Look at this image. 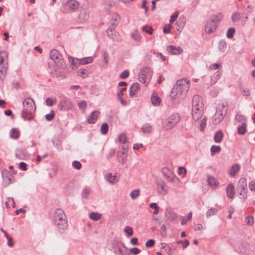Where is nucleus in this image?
<instances>
[{"label":"nucleus","mask_w":255,"mask_h":255,"mask_svg":"<svg viewBox=\"0 0 255 255\" xmlns=\"http://www.w3.org/2000/svg\"><path fill=\"white\" fill-rule=\"evenodd\" d=\"M161 172L169 181L173 182L174 180L176 178L175 175L167 167H163L161 170Z\"/></svg>","instance_id":"ddd939ff"},{"label":"nucleus","mask_w":255,"mask_h":255,"mask_svg":"<svg viewBox=\"0 0 255 255\" xmlns=\"http://www.w3.org/2000/svg\"><path fill=\"white\" fill-rule=\"evenodd\" d=\"M156 183L159 194L164 195H167L168 194V187L163 179L161 178H157L156 180Z\"/></svg>","instance_id":"9b49d317"},{"label":"nucleus","mask_w":255,"mask_h":255,"mask_svg":"<svg viewBox=\"0 0 255 255\" xmlns=\"http://www.w3.org/2000/svg\"><path fill=\"white\" fill-rule=\"evenodd\" d=\"M131 37L136 41H139L141 39L140 34L136 31H134L131 34Z\"/></svg>","instance_id":"603ef678"},{"label":"nucleus","mask_w":255,"mask_h":255,"mask_svg":"<svg viewBox=\"0 0 255 255\" xmlns=\"http://www.w3.org/2000/svg\"><path fill=\"white\" fill-rule=\"evenodd\" d=\"M190 86V81L187 79L178 80L176 85L171 90L170 94L171 98L176 99L177 98L179 99L183 98L188 91Z\"/></svg>","instance_id":"f257e3e1"},{"label":"nucleus","mask_w":255,"mask_h":255,"mask_svg":"<svg viewBox=\"0 0 255 255\" xmlns=\"http://www.w3.org/2000/svg\"><path fill=\"white\" fill-rule=\"evenodd\" d=\"M186 23V19L185 17H180L175 23L176 29L177 31L181 32Z\"/></svg>","instance_id":"b1692460"},{"label":"nucleus","mask_w":255,"mask_h":255,"mask_svg":"<svg viewBox=\"0 0 255 255\" xmlns=\"http://www.w3.org/2000/svg\"><path fill=\"white\" fill-rule=\"evenodd\" d=\"M63 136L62 134L56 135L52 139V142L54 146L59 151L63 149Z\"/></svg>","instance_id":"f8f14e48"},{"label":"nucleus","mask_w":255,"mask_h":255,"mask_svg":"<svg viewBox=\"0 0 255 255\" xmlns=\"http://www.w3.org/2000/svg\"><path fill=\"white\" fill-rule=\"evenodd\" d=\"M227 196L229 198H233L235 194V187L234 185L230 183L227 185L226 188Z\"/></svg>","instance_id":"4be33fe9"},{"label":"nucleus","mask_w":255,"mask_h":255,"mask_svg":"<svg viewBox=\"0 0 255 255\" xmlns=\"http://www.w3.org/2000/svg\"><path fill=\"white\" fill-rule=\"evenodd\" d=\"M66 6L69 9L75 11L79 8V3L75 0H68Z\"/></svg>","instance_id":"a211bd4d"},{"label":"nucleus","mask_w":255,"mask_h":255,"mask_svg":"<svg viewBox=\"0 0 255 255\" xmlns=\"http://www.w3.org/2000/svg\"><path fill=\"white\" fill-rule=\"evenodd\" d=\"M241 18V14L238 11L234 12L232 15V21L233 22H236Z\"/></svg>","instance_id":"a18cd8bd"},{"label":"nucleus","mask_w":255,"mask_h":255,"mask_svg":"<svg viewBox=\"0 0 255 255\" xmlns=\"http://www.w3.org/2000/svg\"><path fill=\"white\" fill-rule=\"evenodd\" d=\"M100 112L98 111L93 112L88 117L87 122L90 124H93L96 123Z\"/></svg>","instance_id":"dca6fc26"},{"label":"nucleus","mask_w":255,"mask_h":255,"mask_svg":"<svg viewBox=\"0 0 255 255\" xmlns=\"http://www.w3.org/2000/svg\"><path fill=\"white\" fill-rule=\"evenodd\" d=\"M152 75V71L149 67H143L138 74L139 81L146 86L150 82Z\"/></svg>","instance_id":"39448f33"},{"label":"nucleus","mask_w":255,"mask_h":255,"mask_svg":"<svg viewBox=\"0 0 255 255\" xmlns=\"http://www.w3.org/2000/svg\"><path fill=\"white\" fill-rule=\"evenodd\" d=\"M118 140L119 142L123 144L126 143L127 142V139L126 134L124 133L120 134L118 136Z\"/></svg>","instance_id":"de8ad7c7"},{"label":"nucleus","mask_w":255,"mask_h":255,"mask_svg":"<svg viewBox=\"0 0 255 255\" xmlns=\"http://www.w3.org/2000/svg\"><path fill=\"white\" fill-rule=\"evenodd\" d=\"M223 138V133L221 130H219L214 135V141L216 143H220Z\"/></svg>","instance_id":"2f4dec72"},{"label":"nucleus","mask_w":255,"mask_h":255,"mask_svg":"<svg viewBox=\"0 0 255 255\" xmlns=\"http://www.w3.org/2000/svg\"><path fill=\"white\" fill-rule=\"evenodd\" d=\"M208 182L209 185L211 186H217L219 184V182L217 180L212 176H210L208 177Z\"/></svg>","instance_id":"e433bc0d"},{"label":"nucleus","mask_w":255,"mask_h":255,"mask_svg":"<svg viewBox=\"0 0 255 255\" xmlns=\"http://www.w3.org/2000/svg\"><path fill=\"white\" fill-rule=\"evenodd\" d=\"M240 166L239 164H233L230 169L229 174L231 177H234L240 171Z\"/></svg>","instance_id":"bb28decb"},{"label":"nucleus","mask_w":255,"mask_h":255,"mask_svg":"<svg viewBox=\"0 0 255 255\" xmlns=\"http://www.w3.org/2000/svg\"><path fill=\"white\" fill-rule=\"evenodd\" d=\"M152 104L155 106H159L161 102L160 98H159L156 94H153L151 97Z\"/></svg>","instance_id":"7c9ffc66"},{"label":"nucleus","mask_w":255,"mask_h":255,"mask_svg":"<svg viewBox=\"0 0 255 255\" xmlns=\"http://www.w3.org/2000/svg\"><path fill=\"white\" fill-rule=\"evenodd\" d=\"M165 216L167 219L171 221H175L177 218V215L175 213L171 210H167L165 212Z\"/></svg>","instance_id":"cd10ccee"},{"label":"nucleus","mask_w":255,"mask_h":255,"mask_svg":"<svg viewBox=\"0 0 255 255\" xmlns=\"http://www.w3.org/2000/svg\"><path fill=\"white\" fill-rule=\"evenodd\" d=\"M221 150V147L217 145H212L211 148V152L212 155H214L216 153H218Z\"/></svg>","instance_id":"8fccbe9b"},{"label":"nucleus","mask_w":255,"mask_h":255,"mask_svg":"<svg viewBox=\"0 0 255 255\" xmlns=\"http://www.w3.org/2000/svg\"><path fill=\"white\" fill-rule=\"evenodd\" d=\"M124 231L127 233L128 236H130L133 234V230L131 227L126 226L125 228Z\"/></svg>","instance_id":"e2e57ef3"},{"label":"nucleus","mask_w":255,"mask_h":255,"mask_svg":"<svg viewBox=\"0 0 255 255\" xmlns=\"http://www.w3.org/2000/svg\"><path fill=\"white\" fill-rule=\"evenodd\" d=\"M245 222L248 225L252 226L254 223V218L251 216H248L245 218Z\"/></svg>","instance_id":"bf43d9fd"},{"label":"nucleus","mask_w":255,"mask_h":255,"mask_svg":"<svg viewBox=\"0 0 255 255\" xmlns=\"http://www.w3.org/2000/svg\"><path fill=\"white\" fill-rule=\"evenodd\" d=\"M122 243H120L117 240H112L111 241V245L114 250L115 251L118 250L119 248H120L121 246V244Z\"/></svg>","instance_id":"37998d69"},{"label":"nucleus","mask_w":255,"mask_h":255,"mask_svg":"<svg viewBox=\"0 0 255 255\" xmlns=\"http://www.w3.org/2000/svg\"><path fill=\"white\" fill-rule=\"evenodd\" d=\"M227 43L224 40H221L219 43V49L221 52H224L227 48Z\"/></svg>","instance_id":"ea45409f"},{"label":"nucleus","mask_w":255,"mask_h":255,"mask_svg":"<svg viewBox=\"0 0 255 255\" xmlns=\"http://www.w3.org/2000/svg\"><path fill=\"white\" fill-rule=\"evenodd\" d=\"M15 156L19 159H23L25 157V153L22 149H18L16 150Z\"/></svg>","instance_id":"58836bf2"},{"label":"nucleus","mask_w":255,"mask_h":255,"mask_svg":"<svg viewBox=\"0 0 255 255\" xmlns=\"http://www.w3.org/2000/svg\"><path fill=\"white\" fill-rule=\"evenodd\" d=\"M101 132L102 134H106L109 130V126L106 123H103L101 127Z\"/></svg>","instance_id":"c03bdc74"},{"label":"nucleus","mask_w":255,"mask_h":255,"mask_svg":"<svg viewBox=\"0 0 255 255\" xmlns=\"http://www.w3.org/2000/svg\"><path fill=\"white\" fill-rule=\"evenodd\" d=\"M246 124H241L238 127V133L240 135H244L247 132Z\"/></svg>","instance_id":"4c0bfd02"},{"label":"nucleus","mask_w":255,"mask_h":255,"mask_svg":"<svg viewBox=\"0 0 255 255\" xmlns=\"http://www.w3.org/2000/svg\"><path fill=\"white\" fill-rule=\"evenodd\" d=\"M8 63L6 62L4 66H0V81L3 82L7 74Z\"/></svg>","instance_id":"aec40b11"},{"label":"nucleus","mask_w":255,"mask_h":255,"mask_svg":"<svg viewBox=\"0 0 255 255\" xmlns=\"http://www.w3.org/2000/svg\"><path fill=\"white\" fill-rule=\"evenodd\" d=\"M171 28V25L170 24H166L163 28V32L165 34L169 33L170 32Z\"/></svg>","instance_id":"774afa93"},{"label":"nucleus","mask_w":255,"mask_h":255,"mask_svg":"<svg viewBox=\"0 0 255 255\" xmlns=\"http://www.w3.org/2000/svg\"><path fill=\"white\" fill-rule=\"evenodd\" d=\"M167 51L173 55H178L183 52V49L180 46H175L174 45L168 46L166 48Z\"/></svg>","instance_id":"2eb2a0df"},{"label":"nucleus","mask_w":255,"mask_h":255,"mask_svg":"<svg viewBox=\"0 0 255 255\" xmlns=\"http://www.w3.org/2000/svg\"><path fill=\"white\" fill-rule=\"evenodd\" d=\"M239 250L240 253L246 254L248 252L247 245L243 243L240 244L239 247Z\"/></svg>","instance_id":"09e8293b"},{"label":"nucleus","mask_w":255,"mask_h":255,"mask_svg":"<svg viewBox=\"0 0 255 255\" xmlns=\"http://www.w3.org/2000/svg\"><path fill=\"white\" fill-rule=\"evenodd\" d=\"M121 247L119 248L118 252L119 255H130L128 249L125 246L123 243L121 244Z\"/></svg>","instance_id":"c756f323"},{"label":"nucleus","mask_w":255,"mask_h":255,"mask_svg":"<svg viewBox=\"0 0 255 255\" xmlns=\"http://www.w3.org/2000/svg\"><path fill=\"white\" fill-rule=\"evenodd\" d=\"M152 127L148 125L145 124L141 128V130L144 133H149L152 129Z\"/></svg>","instance_id":"3c124183"},{"label":"nucleus","mask_w":255,"mask_h":255,"mask_svg":"<svg viewBox=\"0 0 255 255\" xmlns=\"http://www.w3.org/2000/svg\"><path fill=\"white\" fill-rule=\"evenodd\" d=\"M107 33L109 36L114 41L119 42L122 40L119 33L113 28H109L107 30Z\"/></svg>","instance_id":"4468645a"},{"label":"nucleus","mask_w":255,"mask_h":255,"mask_svg":"<svg viewBox=\"0 0 255 255\" xmlns=\"http://www.w3.org/2000/svg\"><path fill=\"white\" fill-rule=\"evenodd\" d=\"M203 102L199 95L193 96L192 101V116L195 121H198L203 114Z\"/></svg>","instance_id":"7ed1b4c3"},{"label":"nucleus","mask_w":255,"mask_h":255,"mask_svg":"<svg viewBox=\"0 0 255 255\" xmlns=\"http://www.w3.org/2000/svg\"><path fill=\"white\" fill-rule=\"evenodd\" d=\"M77 75L82 78H86L89 76V73L87 70L80 69L77 71Z\"/></svg>","instance_id":"c9c22d12"},{"label":"nucleus","mask_w":255,"mask_h":255,"mask_svg":"<svg viewBox=\"0 0 255 255\" xmlns=\"http://www.w3.org/2000/svg\"><path fill=\"white\" fill-rule=\"evenodd\" d=\"M23 110L21 118L25 121H30L35 117L36 106L34 100L30 98H25L23 102Z\"/></svg>","instance_id":"f03ea898"},{"label":"nucleus","mask_w":255,"mask_h":255,"mask_svg":"<svg viewBox=\"0 0 255 255\" xmlns=\"http://www.w3.org/2000/svg\"><path fill=\"white\" fill-rule=\"evenodd\" d=\"M221 67V64L219 63H215V64H211V65H210L208 67V69L210 70H216V69H217L218 68H219Z\"/></svg>","instance_id":"680f3d73"},{"label":"nucleus","mask_w":255,"mask_h":255,"mask_svg":"<svg viewBox=\"0 0 255 255\" xmlns=\"http://www.w3.org/2000/svg\"><path fill=\"white\" fill-rule=\"evenodd\" d=\"M181 120L179 114H174L169 117L165 122L163 125V128L165 130H168L176 127L179 123Z\"/></svg>","instance_id":"423d86ee"},{"label":"nucleus","mask_w":255,"mask_h":255,"mask_svg":"<svg viewBox=\"0 0 255 255\" xmlns=\"http://www.w3.org/2000/svg\"><path fill=\"white\" fill-rule=\"evenodd\" d=\"M228 107L227 105L224 104H219L217 107V111L213 118V122L214 124H218L220 123L224 118L227 114Z\"/></svg>","instance_id":"20e7f679"},{"label":"nucleus","mask_w":255,"mask_h":255,"mask_svg":"<svg viewBox=\"0 0 255 255\" xmlns=\"http://www.w3.org/2000/svg\"><path fill=\"white\" fill-rule=\"evenodd\" d=\"M176 243L178 245L181 244L183 249H185L189 245V242L187 239H185L184 241H177Z\"/></svg>","instance_id":"864d4df0"},{"label":"nucleus","mask_w":255,"mask_h":255,"mask_svg":"<svg viewBox=\"0 0 255 255\" xmlns=\"http://www.w3.org/2000/svg\"><path fill=\"white\" fill-rule=\"evenodd\" d=\"M116 3L114 1L106 0L103 3L104 9L107 12L110 13L112 8L115 6Z\"/></svg>","instance_id":"f3484780"},{"label":"nucleus","mask_w":255,"mask_h":255,"mask_svg":"<svg viewBox=\"0 0 255 255\" xmlns=\"http://www.w3.org/2000/svg\"><path fill=\"white\" fill-rule=\"evenodd\" d=\"M218 210L217 209L214 208H211L209 209L206 212V215L207 218H209L211 216L215 215L217 213Z\"/></svg>","instance_id":"79ce46f5"},{"label":"nucleus","mask_w":255,"mask_h":255,"mask_svg":"<svg viewBox=\"0 0 255 255\" xmlns=\"http://www.w3.org/2000/svg\"><path fill=\"white\" fill-rule=\"evenodd\" d=\"M218 26L214 23H212V20H210L207 22L205 26V32L208 34L212 33L215 31Z\"/></svg>","instance_id":"412c9836"},{"label":"nucleus","mask_w":255,"mask_h":255,"mask_svg":"<svg viewBox=\"0 0 255 255\" xmlns=\"http://www.w3.org/2000/svg\"><path fill=\"white\" fill-rule=\"evenodd\" d=\"M20 136V132L18 129L13 128L10 130V137L15 139L19 138Z\"/></svg>","instance_id":"473e14b6"},{"label":"nucleus","mask_w":255,"mask_h":255,"mask_svg":"<svg viewBox=\"0 0 255 255\" xmlns=\"http://www.w3.org/2000/svg\"><path fill=\"white\" fill-rule=\"evenodd\" d=\"M78 106L80 109L85 110L87 107V103L85 101H82L78 103Z\"/></svg>","instance_id":"69168bd1"},{"label":"nucleus","mask_w":255,"mask_h":255,"mask_svg":"<svg viewBox=\"0 0 255 255\" xmlns=\"http://www.w3.org/2000/svg\"><path fill=\"white\" fill-rule=\"evenodd\" d=\"M142 29L143 31H145L146 33H148L150 35L152 34L153 28L151 26H148L147 25H145L142 27Z\"/></svg>","instance_id":"13d9d810"},{"label":"nucleus","mask_w":255,"mask_h":255,"mask_svg":"<svg viewBox=\"0 0 255 255\" xmlns=\"http://www.w3.org/2000/svg\"><path fill=\"white\" fill-rule=\"evenodd\" d=\"M90 192H91L90 188L86 187L83 189L82 192V195L85 198H87Z\"/></svg>","instance_id":"4d7b16f0"},{"label":"nucleus","mask_w":255,"mask_h":255,"mask_svg":"<svg viewBox=\"0 0 255 255\" xmlns=\"http://www.w3.org/2000/svg\"><path fill=\"white\" fill-rule=\"evenodd\" d=\"M236 120L239 122L241 123V124H246L247 123V120L245 116H242L241 115H237L236 117Z\"/></svg>","instance_id":"49530a36"},{"label":"nucleus","mask_w":255,"mask_h":255,"mask_svg":"<svg viewBox=\"0 0 255 255\" xmlns=\"http://www.w3.org/2000/svg\"><path fill=\"white\" fill-rule=\"evenodd\" d=\"M50 57L54 61L57 67L59 68L62 67L64 59L62 58V55L60 54L58 50L56 49L51 50Z\"/></svg>","instance_id":"1a4fd4ad"},{"label":"nucleus","mask_w":255,"mask_h":255,"mask_svg":"<svg viewBox=\"0 0 255 255\" xmlns=\"http://www.w3.org/2000/svg\"><path fill=\"white\" fill-rule=\"evenodd\" d=\"M1 175L5 186H8L16 181L14 177L12 175L11 172L7 169H4L1 171Z\"/></svg>","instance_id":"9d476101"},{"label":"nucleus","mask_w":255,"mask_h":255,"mask_svg":"<svg viewBox=\"0 0 255 255\" xmlns=\"http://www.w3.org/2000/svg\"><path fill=\"white\" fill-rule=\"evenodd\" d=\"M237 189L240 195L242 196V198L245 200L247 197V193L248 191L247 180L245 178L243 177L240 179L238 181Z\"/></svg>","instance_id":"6e6552de"},{"label":"nucleus","mask_w":255,"mask_h":255,"mask_svg":"<svg viewBox=\"0 0 255 255\" xmlns=\"http://www.w3.org/2000/svg\"><path fill=\"white\" fill-rule=\"evenodd\" d=\"M161 248L162 249H164L166 252L170 255H176V250L171 249L169 246L166 243H161Z\"/></svg>","instance_id":"a878e982"},{"label":"nucleus","mask_w":255,"mask_h":255,"mask_svg":"<svg viewBox=\"0 0 255 255\" xmlns=\"http://www.w3.org/2000/svg\"><path fill=\"white\" fill-rule=\"evenodd\" d=\"M93 61L92 57H87L79 59L80 65H86L87 64L91 63Z\"/></svg>","instance_id":"f704fd0d"},{"label":"nucleus","mask_w":255,"mask_h":255,"mask_svg":"<svg viewBox=\"0 0 255 255\" xmlns=\"http://www.w3.org/2000/svg\"><path fill=\"white\" fill-rule=\"evenodd\" d=\"M222 75V72L220 71H217L211 77L210 85L212 86L215 84L218 80L221 78Z\"/></svg>","instance_id":"c85d7f7f"},{"label":"nucleus","mask_w":255,"mask_h":255,"mask_svg":"<svg viewBox=\"0 0 255 255\" xmlns=\"http://www.w3.org/2000/svg\"><path fill=\"white\" fill-rule=\"evenodd\" d=\"M107 179L109 182L112 183H117L119 181V178L116 175H113L111 173L107 174Z\"/></svg>","instance_id":"72a5a7b5"},{"label":"nucleus","mask_w":255,"mask_h":255,"mask_svg":"<svg viewBox=\"0 0 255 255\" xmlns=\"http://www.w3.org/2000/svg\"><path fill=\"white\" fill-rule=\"evenodd\" d=\"M223 16L224 15L222 12H219L216 14L212 15L211 17L212 23L217 25V26H218L220 22L222 20Z\"/></svg>","instance_id":"6ab92c4d"},{"label":"nucleus","mask_w":255,"mask_h":255,"mask_svg":"<svg viewBox=\"0 0 255 255\" xmlns=\"http://www.w3.org/2000/svg\"><path fill=\"white\" fill-rule=\"evenodd\" d=\"M101 217V215L98 213L93 212L89 215L90 218L94 221L99 220Z\"/></svg>","instance_id":"a19ab883"},{"label":"nucleus","mask_w":255,"mask_h":255,"mask_svg":"<svg viewBox=\"0 0 255 255\" xmlns=\"http://www.w3.org/2000/svg\"><path fill=\"white\" fill-rule=\"evenodd\" d=\"M140 88V85L137 83H134L131 85L129 90L130 96L133 97L137 93Z\"/></svg>","instance_id":"5701e85b"},{"label":"nucleus","mask_w":255,"mask_h":255,"mask_svg":"<svg viewBox=\"0 0 255 255\" xmlns=\"http://www.w3.org/2000/svg\"><path fill=\"white\" fill-rule=\"evenodd\" d=\"M129 76V71L128 70H124L120 75L121 79H124Z\"/></svg>","instance_id":"0e129e2a"},{"label":"nucleus","mask_w":255,"mask_h":255,"mask_svg":"<svg viewBox=\"0 0 255 255\" xmlns=\"http://www.w3.org/2000/svg\"><path fill=\"white\" fill-rule=\"evenodd\" d=\"M63 215L64 211L60 208L57 209L54 213V222L60 230L64 229Z\"/></svg>","instance_id":"0eeeda50"},{"label":"nucleus","mask_w":255,"mask_h":255,"mask_svg":"<svg viewBox=\"0 0 255 255\" xmlns=\"http://www.w3.org/2000/svg\"><path fill=\"white\" fill-rule=\"evenodd\" d=\"M235 32V29L234 28L231 27L229 28L227 33V37L230 39L232 38L233 37Z\"/></svg>","instance_id":"6e6d98bb"},{"label":"nucleus","mask_w":255,"mask_h":255,"mask_svg":"<svg viewBox=\"0 0 255 255\" xmlns=\"http://www.w3.org/2000/svg\"><path fill=\"white\" fill-rule=\"evenodd\" d=\"M139 195V191L137 189L134 190L130 193V196L132 199H134Z\"/></svg>","instance_id":"052dcab7"},{"label":"nucleus","mask_w":255,"mask_h":255,"mask_svg":"<svg viewBox=\"0 0 255 255\" xmlns=\"http://www.w3.org/2000/svg\"><path fill=\"white\" fill-rule=\"evenodd\" d=\"M72 166L76 169H79L81 168V163L78 161H74L72 162Z\"/></svg>","instance_id":"338daca9"},{"label":"nucleus","mask_w":255,"mask_h":255,"mask_svg":"<svg viewBox=\"0 0 255 255\" xmlns=\"http://www.w3.org/2000/svg\"><path fill=\"white\" fill-rule=\"evenodd\" d=\"M69 61L70 63V67L73 69H76L78 66L80 65L79 63V59L78 58H73L72 57L69 56L68 57Z\"/></svg>","instance_id":"393cba45"},{"label":"nucleus","mask_w":255,"mask_h":255,"mask_svg":"<svg viewBox=\"0 0 255 255\" xmlns=\"http://www.w3.org/2000/svg\"><path fill=\"white\" fill-rule=\"evenodd\" d=\"M55 117V113L53 110H51L50 113L46 114L45 116V119L47 121H52Z\"/></svg>","instance_id":"5fc2aeb1"}]
</instances>
